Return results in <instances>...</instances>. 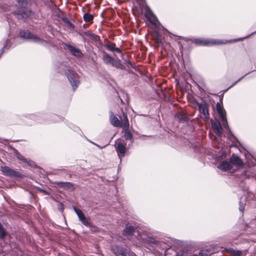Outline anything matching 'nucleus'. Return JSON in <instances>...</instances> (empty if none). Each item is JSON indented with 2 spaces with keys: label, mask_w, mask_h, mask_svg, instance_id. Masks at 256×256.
Instances as JSON below:
<instances>
[{
  "label": "nucleus",
  "mask_w": 256,
  "mask_h": 256,
  "mask_svg": "<svg viewBox=\"0 0 256 256\" xmlns=\"http://www.w3.org/2000/svg\"><path fill=\"white\" fill-rule=\"evenodd\" d=\"M55 67L58 73L66 76L73 90H76L80 84L78 74L64 62H57L55 64Z\"/></svg>",
  "instance_id": "1"
},
{
  "label": "nucleus",
  "mask_w": 256,
  "mask_h": 256,
  "mask_svg": "<svg viewBox=\"0 0 256 256\" xmlns=\"http://www.w3.org/2000/svg\"><path fill=\"white\" fill-rule=\"evenodd\" d=\"M256 30L252 32L249 35H248L244 38H240L238 40H216L213 39L202 38H194L191 40L192 42H194L197 46H210L216 44H225L228 42H236L239 40H242L246 38L249 37L250 36L256 34Z\"/></svg>",
  "instance_id": "2"
},
{
  "label": "nucleus",
  "mask_w": 256,
  "mask_h": 256,
  "mask_svg": "<svg viewBox=\"0 0 256 256\" xmlns=\"http://www.w3.org/2000/svg\"><path fill=\"white\" fill-rule=\"evenodd\" d=\"M19 36L24 40H30L45 47H47L48 44H50L52 48L56 47V46L51 42H48L28 30H20L19 32Z\"/></svg>",
  "instance_id": "3"
},
{
  "label": "nucleus",
  "mask_w": 256,
  "mask_h": 256,
  "mask_svg": "<svg viewBox=\"0 0 256 256\" xmlns=\"http://www.w3.org/2000/svg\"><path fill=\"white\" fill-rule=\"evenodd\" d=\"M12 13L18 20L24 22L34 14V12L26 6H16V10H12Z\"/></svg>",
  "instance_id": "4"
},
{
  "label": "nucleus",
  "mask_w": 256,
  "mask_h": 256,
  "mask_svg": "<svg viewBox=\"0 0 256 256\" xmlns=\"http://www.w3.org/2000/svg\"><path fill=\"white\" fill-rule=\"evenodd\" d=\"M103 62L106 65H110L116 68L125 70V66L122 64L121 60L118 58H114L110 54L105 52L102 56Z\"/></svg>",
  "instance_id": "5"
},
{
  "label": "nucleus",
  "mask_w": 256,
  "mask_h": 256,
  "mask_svg": "<svg viewBox=\"0 0 256 256\" xmlns=\"http://www.w3.org/2000/svg\"><path fill=\"white\" fill-rule=\"evenodd\" d=\"M110 250L116 256H136L134 252L128 250L122 246L118 244L112 245Z\"/></svg>",
  "instance_id": "6"
},
{
  "label": "nucleus",
  "mask_w": 256,
  "mask_h": 256,
  "mask_svg": "<svg viewBox=\"0 0 256 256\" xmlns=\"http://www.w3.org/2000/svg\"><path fill=\"white\" fill-rule=\"evenodd\" d=\"M0 170L4 175L10 178H22L24 177V176L21 172L14 170L8 166H1Z\"/></svg>",
  "instance_id": "7"
},
{
  "label": "nucleus",
  "mask_w": 256,
  "mask_h": 256,
  "mask_svg": "<svg viewBox=\"0 0 256 256\" xmlns=\"http://www.w3.org/2000/svg\"><path fill=\"white\" fill-rule=\"evenodd\" d=\"M216 108L219 117L222 121V126L226 129H228L230 132V129L228 126V122L226 117V112L220 102H217Z\"/></svg>",
  "instance_id": "8"
},
{
  "label": "nucleus",
  "mask_w": 256,
  "mask_h": 256,
  "mask_svg": "<svg viewBox=\"0 0 256 256\" xmlns=\"http://www.w3.org/2000/svg\"><path fill=\"white\" fill-rule=\"evenodd\" d=\"M194 104L198 108L200 114L203 115V118L205 120H208L210 118L208 108V104L206 101H203L202 103H199L196 100H193Z\"/></svg>",
  "instance_id": "9"
},
{
  "label": "nucleus",
  "mask_w": 256,
  "mask_h": 256,
  "mask_svg": "<svg viewBox=\"0 0 256 256\" xmlns=\"http://www.w3.org/2000/svg\"><path fill=\"white\" fill-rule=\"evenodd\" d=\"M137 227L134 222H128L126 224L122 232V234L125 237L132 236L134 234Z\"/></svg>",
  "instance_id": "10"
},
{
  "label": "nucleus",
  "mask_w": 256,
  "mask_h": 256,
  "mask_svg": "<svg viewBox=\"0 0 256 256\" xmlns=\"http://www.w3.org/2000/svg\"><path fill=\"white\" fill-rule=\"evenodd\" d=\"M61 42L62 44L64 45L68 48L69 51L73 56L78 58H82L83 56V54L82 52L80 49L72 46L69 44L65 43L63 42Z\"/></svg>",
  "instance_id": "11"
},
{
  "label": "nucleus",
  "mask_w": 256,
  "mask_h": 256,
  "mask_svg": "<svg viewBox=\"0 0 256 256\" xmlns=\"http://www.w3.org/2000/svg\"><path fill=\"white\" fill-rule=\"evenodd\" d=\"M174 118L180 123L188 124L190 120L187 114L182 112L176 113L174 116Z\"/></svg>",
  "instance_id": "12"
},
{
  "label": "nucleus",
  "mask_w": 256,
  "mask_h": 256,
  "mask_svg": "<svg viewBox=\"0 0 256 256\" xmlns=\"http://www.w3.org/2000/svg\"><path fill=\"white\" fill-rule=\"evenodd\" d=\"M77 214L79 220L84 225V226H88L90 219L89 218H86L84 214V212L82 211L81 209H73Z\"/></svg>",
  "instance_id": "13"
},
{
  "label": "nucleus",
  "mask_w": 256,
  "mask_h": 256,
  "mask_svg": "<svg viewBox=\"0 0 256 256\" xmlns=\"http://www.w3.org/2000/svg\"><path fill=\"white\" fill-rule=\"evenodd\" d=\"M230 161L231 164L236 165L238 166H242L244 164L242 160L238 156L234 154L232 155Z\"/></svg>",
  "instance_id": "14"
},
{
  "label": "nucleus",
  "mask_w": 256,
  "mask_h": 256,
  "mask_svg": "<svg viewBox=\"0 0 256 256\" xmlns=\"http://www.w3.org/2000/svg\"><path fill=\"white\" fill-rule=\"evenodd\" d=\"M116 152L120 158L124 156L126 153V146L121 142H118L116 146Z\"/></svg>",
  "instance_id": "15"
},
{
  "label": "nucleus",
  "mask_w": 256,
  "mask_h": 256,
  "mask_svg": "<svg viewBox=\"0 0 256 256\" xmlns=\"http://www.w3.org/2000/svg\"><path fill=\"white\" fill-rule=\"evenodd\" d=\"M227 250L233 256H246L248 252V250H236L233 248H229Z\"/></svg>",
  "instance_id": "16"
},
{
  "label": "nucleus",
  "mask_w": 256,
  "mask_h": 256,
  "mask_svg": "<svg viewBox=\"0 0 256 256\" xmlns=\"http://www.w3.org/2000/svg\"><path fill=\"white\" fill-rule=\"evenodd\" d=\"M220 170L226 172L232 168V166L230 162L227 160L222 161L219 165L217 166Z\"/></svg>",
  "instance_id": "17"
},
{
  "label": "nucleus",
  "mask_w": 256,
  "mask_h": 256,
  "mask_svg": "<svg viewBox=\"0 0 256 256\" xmlns=\"http://www.w3.org/2000/svg\"><path fill=\"white\" fill-rule=\"evenodd\" d=\"M54 184L59 187L66 190H74L73 184L70 182H55Z\"/></svg>",
  "instance_id": "18"
},
{
  "label": "nucleus",
  "mask_w": 256,
  "mask_h": 256,
  "mask_svg": "<svg viewBox=\"0 0 256 256\" xmlns=\"http://www.w3.org/2000/svg\"><path fill=\"white\" fill-rule=\"evenodd\" d=\"M212 127L214 130L216 134L220 136L222 134V132L221 131L222 130V126L220 122H214L212 121L211 122Z\"/></svg>",
  "instance_id": "19"
},
{
  "label": "nucleus",
  "mask_w": 256,
  "mask_h": 256,
  "mask_svg": "<svg viewBox=\"0 0 256 256\" xmlns=\"http://www.w3.org/2000/svg\"><path fill=\"white\" fill-rule=\"evenodd\" d=\"M155 42L160 46H163L164 40L163 36L158 32L156 33L154 36Z\"/></svg>",
  "instance_id": "20"
},
{
  "label": "nucleus",
  "mask_w": 256,
  "mask_h": 256,
  "mask_svg": "<svg viewBox=\"0 0 256 256\" xmlns=\"http://www.w3.org/2000/svg\"><path fill=\"white\" fill-rule=\"evenodd\" d=\"M142 242L147 244H158V241L156 240L153 237L146 236V238L142 237Z\"/></svg>",
  "instance_id": "21"
},
{
  "label": "nucleus",
  "mask_w": 256,
  "mask_h": 256,
  "mask_svg": "<svg viewBox=\"0 0 256 256\" xmlns=\"http://www.w3.org/2000/svg\"><path fill=\"white\" fill-rule=\"evenodd\" d=\"M110 121L111 124L114 126L118 127L122 126V122L117 118V117L112 112H110Z\"/></svg>",
  "instance_id": "22"
},
{
  "label": "nucleus",
  "mask_w": 256,
  "mask_h": 256,
  "mask_svg": "<svg viewBox=\"0 0 256 256\" xmlns=\"http://www.w3.org/2000/svg\"><path fill=\"white\" fill-rule=\"evenodd\" d=\"M104 47L110 51H111V52L116 51V52H118V54L122 53V51L120 48H118V47H116L115 44H106L104 46Z\"/></svg>",
  "instance_id": "23"
},
{
  "label": "nucleus",
  "mask_w": 256,
  "mask_h": 256,
  "mask_svg": "<svg viewBox=\"0 0 256 256\" xmlns=\"http://www.w3.org/2000/svg\"><path fill=\"white\" fill-rule=\"evenodd\" d=\"M83 18L84 22H89L92 21L94 19V16L92 14L86 13L83 16Z\"/></svg>",
  "instance_id": "24"
},
{
  "label": "nucleus",
  "mask_w": 256,
  "mask_h": 256,
  "mask_svg": "<svg viewBox=\"0 0 256 256\" xmlns=\"http://www.w3.org/2000/svg\"><path fill=\"white\" fill-rule=\"evenodd\" d=\"M62 20L70 29L74 28V25L66 18L62 17Z\"/></svg>",
  "instance_id": "25"
},
{
  "label": "nucleus",
  "mask_w": 256,
  "mask_h": 256,
  "mask_svg": "<svg viewBox=\"0 0 256 256\" xmlns=\"http://www.w3.org/2000/svg\"><path fill=\"white\" fill-rule=\"evenodd\" d=\"M124 136L126 140H132L133 136L128 129L124 131ZM131 142L132 143V141Z\"/></svg>",
  "instance_id": "26"
},
{
  "label": "nucleus",
  "mask_w": 256,
  "mask_h": 256,
  "mask_svg": "<svg viewBox=\"0 0 256 256\" xmlns=\"http://www.w3.org/2000/svg\"><path fill=\"white\" fill-rule=\"evenodd\" d=\"M6 235V229L4 228L2 224L0 222V239L2 240Z\"/></svg>",
  "instance_id": "27"
},
{
  "label": "nucleus",
  "mask_w": 256,
  "mask_h": 256,
  "mask_svg": "<svg viewBox=\"0 0 256 256\" xmlns=\"http://www.w3.org/2000/svg\"><path fill=\"white\" fill-rule=\"evenodd\" d=\"M89 225L86 226V227L88 228L90 231L93 232H99V228L96 226H95L90 222V220L89 221Z\"/></svg>",
  "instance_id": "28"
},
{
  "label": "nucleus",
  "mask_w": 256,
  "mask_h": 256,
  "mask_svg": "<svg viewBox=\"0 0 256 256\" xmlns=\"http://www.w3.org/2000/svg\"><path fill=\"white\" fill-rule=\"evenodd\" d=\"M30 0H18V6H26Z\"/></svg>",
  "instance_id": "29"
},
{
  "label": "nucleus",
  "mask_w": 256,
  "mask_h": 256,
  "mask_svg": "<svg viewBox=\"0 0 256 256\" xmlns=\"http://www.w3.org/2000/svg\"><path fill=\"white\" fill-rule=\"evenodd\" d=\"M8 40H4V44H3L2 48L0 50V54H2L6 50L9 49L10 45H8Z\"/></svg>",
  "instance_id": "30"
},
{
  "label": "nucleus",
  "mask_w": 256,
  "mask_h": 256,
  "mask_svg": "<svg viewBox=\"0 0 256 256\" xmlns=\"http://www.w3.org/2000/svg\"><path fill=\"white\" fill-rule=\"evenodd\" d=\"M52 119L51 120L52 122H58L60 120H62V119L56 114H52Z\"/></svg>",
  "instance_id": "31"
},
{
  "label": "nucleus",
  "mask_w": 256,
  "mask_h": 256,
  "mask_svg": "<svg viewBox=\"0 0 256 256\" xmlns=\"http://www.w3.org/2000/svg\"><path fill=\"white\" fill-rule=\"evenodd\" d=\"M208 252L207 250H201L198 252V256H208Z\"/></svg>",
  "instance_id": "32"
},
{
  "label": "nucleus",
  "mask_w": 256,
  "mask_h": 256,
  "mask_svg": "<svg viewBox=\"0 0 256 256\" xmlns=\"http://www.w3.org/2000/svg\"><path fill=\"white\" fill-rule=\"evenodd\" d=\"M16 158L18 159V160H22V162H24L25 161H26V158H24V156H22L20 154L18 150H16Z\"/></svg>",
  "instance_id": "33"
},
{
  "label": "nucleus",
  "mask_w": 256,
  "mask_h": 256,
  "mask_svg": "<svg viewBox=\"0 0 256 256\" xmlns=\"http://www.w3.org/2000/svg\"><path fill=\"white\" fill-rule=\"evenodd\" d=\"M24 162L28 164V165L30 166H32L34 168L36 167V164L35 162L32 160H28L26 159V161H25Z\"/></svg>",
  "instance_id": "34"
},
{
  "label": "nucleus",
  "mask_w": 256,
  "mask_h": 256,
  "mask_svg": "<svg viewBox=\"0 0 256 256\" xmlns=\"http://www.w3.org/2000/svg\"><path fill=\"white\" fill-rule=\"evenodd\" d=\"M92 40H94V41H95V42H96L98 41V36L94 34V33H92L90 34V36L89 37Z\"/></svg>",
  "instance_id": "35"
},
{
  "label": "nucleus",
  "mask_w": 256,
  "mask_h": 256,
  "mask_svg": "<svg viewBox=\"0 0 256 256\" xmlns=\"http://www.w3.org/2000/svg\"><path fill=\"white\" fill-rule=\"evenodd\" d=\"M30 118L38 122H42L40 118H38L40 116H38L36 114H31L30 116Z\"/></svg>",
  "instance_id": "36"
},
{
  "label": "nucleus",
  "mask_w": 256,
  "mask_h": 256,
  "mask_svg": "<svg viewBox=\"0 0 256 256\" xmlns=\"http://www.w3.org/2000/svg\"><path fill=\"white\" fill-rule=\"evenodd\" d=\"M250 72H248L246 74H245L244 76H242L240 78H239L237 80L235 81L227 90H228L230 88H232L234 86L235 84H236L239 81H240L242 78H243L246 76Z\"/></svg>",
  "instance_id": "37"
},
{
  "label": "nucleus",
  "mask_w": 256,
  "mask_h": 256,
  "mask_svg": "<svg viewBox=\"0 0 256 256\" xmlns=\"http://www.w3.org/2000/svg\"><path fill=\"white\" fill-rule=\"evenodd\" d=\"M37 190H38L40 192H42L44 194L46 195H50V194L48 191L44 190L40 188H36Z\"/></svg>",
  "instance_id": "38"
},
{
  "label": "nucleus",
  "mask_w": 256,
  "mask_h": 256,
  "mask_svg": "<svg viewBox=\"0 0 256 256\" xmlns=\"http://www.w3.org/2000/svg\"><path fill=\"white\" fill-rule=\"evenodd\" d=\"M83 34L85 36H86L89 38L92 32L90 31H84L83 32Z\"/></svg>",
  "instance_id": "39"
},
{
  "label": "nucleus",
  "mask_w": 256,
  "mask_h": 256,
  "mask_svg": "<svg viewBox=\"0 0 256 256\" xmlns=\"http://www.w3.org/2000/svg\"><path fill=\"white\" fill-rule=\"evenodd\" d=\"M4 40H8V45H10V48L11 46H12V43L11 41L8 38H6V39Z\"/></svg>",
  "instance_id": "40"
},
{
  "label": "nucleus",
  "mask_w": 256,
  "mask_h": 256,
  "mask_svg": "<svg viewBox=\"0 0 256 256\" xmlns=\"http://www.w3.org/2000/svg\"><path fill=\"white\" fill-rule=\"evenodd\" d=\"M126 62L128 63V64L132 68H134V66H133L132 64V62L129 60H126Z\"/></svg>",
  "instance_id": "41"
},
{
  "label": "nucleus",
  "mask_w": 256,
  "mask_h": 256,
  "mask_svg": "<svg viewBox=\"0 0 256 256\" xmlns=\"http://www.w3.org/2000/svg\"><path fill=\"white\" fill-rule=\"evenodd\" d=\"M180 44V50L181 56L182 57L183 53H182V48H183V46H182Z\"/></svg>",
  "instance_id": "42"
},
{
  "label": "nucleus",
  "mask_w": 256,
  "mask_h": 256,
  "mask_svg": "<svg viewBox=\"0 0 256 256\" xmlns=\"http://www.w3.org/2000/svg\"><path fill=\"white\" fill-rule=\"evenodd\" d=\"M147 12L149 14V15H150L151 16H154V15L153 12H152V11L151 10H148Z\"/></svg>",
  "instance_id": "43"
},
{
  "label": "nucleus",
  "mask_w": 256,
  "mask_h": 256,
  "mask_svg": "<svg viewBox=\"0 0 256 256\" xmlns=\"http://www.w3.org/2000/svg\"><path fill=\"white\" fill-rule=\"evenodd\" d=\"M222 98H223V94L220 95V103L222 105Z\"/></svg>",
  "instance_id": "44"
},
{
  "label": "nucleus",
  "mask_w": 256,
  "mask_h": 256,
  "mask_svg": "<svg viewBox=\"0 0 256 256\" xmlns=\"http://www.w3.org/2000/svg\"><path fill=\"white\" fill-rule=\"evenodd\" d=\"M244 210L245 209H242V208L240 209V212L241 214H243Z\"/></svg>",
  "instance_id": "45"
},
{
  "label": "nucleus",
  "mask_w": 256,
  "mask_h": 256,
  "mask_svg": "<svg viewBox=\"0 0 256 256\" xmlns=\"http://www.w3.org/2000/svg\"><path fill=\"white\" fill-rule=\"evenodd\" d=\"M147 18L150 20V22L152 24H155L152 21L150 20V18L149 17H147Z\"/></svg>",
  "instance_id": "46"
},
{
  "label": "nucleus",
  "mask_w": 256,
  "mask_h": 256,
  "mask_svg": "<svg viewBox=\"0 0 256 256\" xmlns=\"http://www.w3.org/2000/svg\"><path fill=\"white\" fill-rule=\"evenodd\" d=\"M244 155L246 157V152H248V151L246 150L245 149H244Z\"/></svg>",
  "instance_id": "47"
},
{
  "label": "nucleus",
  "mask_w": 256,
  "mask_h": 256,
  "mask_svg": "<svg viewBox=\"0 0 256 256\" xmlns=\"http://www.w3.org/2000/svg\"><path fill=\"white\" fill-rule=\"evenodd\" d=\"M239 208H244V206L241 204V202H240Z\"/></svg>",
  "instance_id": "48"
},
{
  "label": "nucleus",
  "mask_w": 256,
  "mask_h": 256,
  "mask_svg": "<svg viewBox=\"0 0 256 256\" xmlns=\"http://www.w3.org/2000/svg\"><path fill=\"white\" fill-rule=\"evenodd\" d=\"M244 234V232H238V236L242 235V234Z\"/></svg>",
  "instance_id": "49"
},
{
  "label": "nucleus",
  "mask_w": 256,
  "mask_h": 256,
  "mask_svg": "<svg viewBox=\"0 0 256 256\" xmlns=\"http://www.w3.org/2000/svg\"><path fill=\"white\" fill-rule=\"evenodd\" d=\"M92 142V144H94L95 145H96V146H98V148H101V147H100L98 145H97V144H95L94 143V142Z\"/></svg>",
  "instance_id": "50"
},
{
  "label": "nucleus",
  "mask_w": 256,
  "mask_h": 256,
  "mask_svg": "<svg viewBox=\"0 0 256 256\" xmlns=\"http://www.w3.org/2000/svg\"><path fill=\"white\" fill-rule=\"evenodd\" d=\"M59 210H60V212H63V210H64V209L61 208V209H59Z\"/></svg>",
  "instance_id": "51"
},
{
  "label": "nucleus",
  "mask_w": 256,
  "mask_h": 256,
  "mask_svg": "<svg viewBox=\"0 0 256 256\" xmlns=\"http://www.w3.org/2000/svg\"><path fill=\"white\" fill-rule=\"evenodd\" d=\"M254 232H249L248 234H254Z\"/></svg>",
  "instance_id": "52"
},
{
  "label": "nucleus",
  "mask_w": 256,
  "mask_h": 256,
  "mask_svg": "<svg viewBox=\"0 0 256 256\" xmlns=\"http://www.w3.org/2000/svg\"><path fill=\"white\" fill-rule=\"evenodd\" d=\"M152 256H155L154 254H152Z\"/></svg>",
  "instance_id": "53"
},
{
  "label": "nucleus",
  "mask_w": 256,
  "mask_h": 256,
  "mask_svg": "<svg viewBox=\"0 0 256 256\" xmlns=\"http://www.w3.org/2000/svg\"><path fill=\"white\" fill-rule=\"evenodd\" d=\"M192 256H197L196 254H194V255H193Z\"/></svg>",
  "instance_id": "54"
},
{
  "label": "nucleus",
  "mask_w": 256,
  "mask_h": 256,
  "mask_svg": "<svg viewBox=\"0 0 256 256\" xmlns=\"http://www.w3.org/2000/svg\"><path fill=\"white\" fill-rule=\"evenodd\" d=\"M72 208H76V206H73Z\"/></svg>",
  "instance_id": "55"
},
{
  "label": "nucleus",
  "mask_w": 256,
  "mask_h": 256,
  "mask_svg": "<svg viewBox=\"0 0 256 256\" xmlns=\"http://www.w3.org/2000/svg\"><path fill=\"white\" fill-rule=\"evenodd\" d=\"M1 56H2V54H0V58L1 57Z\"/></svg>",
  "instance_id": "56"
},
{
  "label": "nucleus",
  "mask_w": 256,
  "mask_h": 256,
  "mask_svg": "<svg viewBox=\"0 0 256 256\" xmlns=\"http://www.w3.org/2000/svg\"><path fill=\"white\" fill-rule=\"evenodd\" d=\"M176 256H178V254H176Z\"/></svg>",
  "instance_id": "57"
},
{
  "label": "nucleus",
  "mask_w": 256,
  "mask_h": 256,
  "mask_svg": "<svg viewBox=\"0 0 256 256\" xmlns=\"http://www.w3.org/2000/svg\"><path fill=\"white\" fill-rule=\"evenodd\" d=\"M255 76H256V75Z\"/></svg>",
  "instance_id": "58"
}]
</instances>
